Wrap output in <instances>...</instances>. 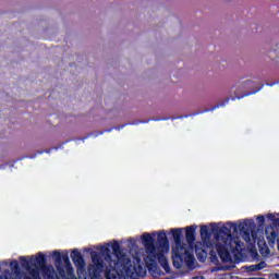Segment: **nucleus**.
Masks as SVG:
<instances>
[{
    "label": "nucleus",
    "mask_w": 279,
    "mask_h": 279,
    "mask_svg": "<svg viewBox=\"0 0 279 279\" xmlns=\"http://www.w3.org/2000/svg\"><path fill=\"white\" fill-rule=\"evenodd\" d=\"M171 232L174 240V245L172 246L174 267L178 269L182 267L179 260H181V263H185L187 267H193V263H195L193 248L186 247V245L182 243V229H172Z\"/></svg>",
    "instance_id": "39448f33"
},
{
    "label": "nucleus",
    "mask_w": 279,
    "mask_h": 279,
    "mask_svg": "<svg viewBox=\"0 0 279 279\" xmlns=\"http://www.w3.org/2000/svg\"><path fill=\"white\" fill-rule=\"evenodd\" d=\"M260 234H263L262 231H252L251 235L250 232L244 231L242 236L246 243H248V241H258L259 247H265V240H260Z\"/></svg>",
    "instance_id": "423d86ee"
},
{
    "label": "nucleus",
    "mask_w": 279,
    "mask_h": 279,
    "mask_svg": "<svg viewBox=\"0 0 279 279\" xmlns=\"http://www.w3.org/2000/svg\"><path fill=\"white\" fill-rule=\"evenodd\" d=\"M53 256H54L56 258H60V253H59L58 251H54V252H53Z\"/></svg>",
    "instance_id": "2eb2a0df"
},
{
    "label": "nucleus",
    "mask_w": 279,
    "mask_h": 279,
    "mask_svg": "<svg viewBox=\"0 0 279 279\" xmlns=\"http://www.w3.org/2000/svg\"><path fill=\"white\" fill-rule=\"evenodd\" d=\"M275 278L279 279V272L275 274Z\"/></svg>",
    "instance_id": "dca6fc26"
},
{
    "label": "nucleus",
    "mask_w": 279,
    "mask_h": 279,
    "mask_svg": "<svg viewBox=\"0 0 279 279\" xmlns=\"http://www.w3.org/2000/svg\"><path fill=\"white\" fill-rule=\"evenodd\" d=\"M265 267H267V264L262 262L259 264L248 266V271H260V269H265Z\"/></svg>",
    "instance_id": "9b49d317"
},
{
    "label": "nucleus",
    "mask_w": 279,
    "mask_h": 279,
    "mask_svg": "<svg viewBox=\"0 0 279 279\" xmlns=\"http://www.w3.org/2000/svg\"><path fill=\"white\" fill-rule=\"evenodd\" d=\"M232 230H236V226L222 227L216 236L215 247L223 263H232V254H236L241 247L239 238H232Z\"/></svg>",
    "instance_id": "7ed1b4c3"
},
{
    "label": "nucleus",
    "mask_w": 279,
    "mask_h": 279,
    "mask_svg": "<svg viewBox=\"0 0 279 279\" xmlns=\"http://www.w3.org/2000/svg\"><path fill=\"white\" fill-rule=\"evenodd\" d=\"M71 256L72 260L77 267L78 276H84V258H82V254H80L77 251H74Z\"/></svg>",
    "instance_id": "0eeeda50"
},
{
    "label": "nucleus",
    "mask_w": 279,
    "mask_h": 279,
    "mask_svg": "<svg viewBox=\"0 0 279 279\" xmlns=\"http://www.w3.org/2000/svg\"><path fill=\"white\" fill-rule=\"evenodd\" d=\"M143 244L146 250V256L144 257V262L146 263V267L153 276H160V270H158V266H156V258L161 265L162 269L166 272H169V263L167 262V257L165 255L169 252V241L167 240V234L165 232L158 233V243L159 246L154 245V235L151 233H144L142 235Z\"/></svg>",
    "instance_id": "f03ea898"
},
{
    "label": "nucleus",
    "mask_w": 279,
    "mask_h": 279,
    "mask_svg": "<svg viewBox=\"0 0 279 279\" xmlns=\"http://www.w3.org/2000/svg\"><path fill=\"white\" fill-rule=\"evenodd\" d=\"M262 254L264 256H269V250L267 247H262Z\"/></svg>",
    "instance_id": "f8f14e48"
},
{
    "label": "nucleus",
    "mask_w": 279,
    "mask_h": 279,
    "mask_svg": "<svg viewBox=\"0 0 279 279\" xmlns=\"http://www.w3.org/2000/svg\"><path fill=\"white\" fill-rule=\"evenodd\" d=\"M92 264L88 267L89 276L84 279H102L105 271L107 279L143 278L145 265L141 264L138 256L125 255L117 242L100 247V254L92 252Z\"/></svg>",
    "instance_id": "f257e3e1"
},
{
    "label": "nucleus",
    "mask_w": 279,
    "mask_h": 279,
    "mask_svg": "<svg viewBox=\"0 0 279 279\" xmlns=\"http://www.w3.org/2000/svg\"><path fill=\"white\" fill-rule=\"evenodd\" d=\"M206 232H208V229L206 227H202L201 228V234L202 236H204V234H206Z\"/></svg>",
    "instance_id": "ddd939ff"
},
{
    "label": "nucleus",
    "mask_w": 279,
    "mask_h": 279,
    "mask_svg": "<svg viewBox=\"0 0 279 279\" xmlns=\"http://www.w3.org/2000/svg\"><path fill=\"white\" fill-rule=\"evenodd\" d=\"M10 265H11V269H13L15 274H13L10 278L5 276V277H0V279H21L19 274H16V271H19V262H12Z\"/></svg>",
    "instance_id": "9d476101"
},
{
    "label": "nucleus",
    "mask_w": 279,
    "mask_h": 279,
    "mask_svg": "<svg viewBox=\"0 0 279 279\" xmlns=\"http://www.w3.org/2000/svg\"><path fill=\"white\" fill-rule=\"evenodd\" d=\"M257 220H258L260 223H263V221H265V217L258 216V217H257Z\"/></svg>",
    "instance_id": "4468645a"
},
{
    "label": "nucleus",
    "mask_w": 279,
    "mask_h": 279,
    "mask_svg": "<svg viewBox=\"0 0 279 279\" xmlns=\"http://www.w3.org/2000/svg\"><path fill=\"white\" fill-rule=\"evenodd\" d=\"M21 264L27 271L25 279H60L52 266H45V256L43 254L29 258L22 257Z\"/></svg>",
    "instance_id": "20e7f679"
},
{
    "label": "nucleus",
    "mask_w": 279,
    "mask_h": 279,
    "mask_svg": "<svg viewBox=\"0 0 279 279\" xmlns=\"http://www.w3.org/2000/svg\"><path fill=\"white\" fill-rule=\"evenodd\" d=\"M58 271L61 278H71L73 276V268L69 262H65V269L58 267Z\"/></svg>",
    "instance_id": "6e6552de"
},
{
    "label": "nucleus",
    "mask_w": 279,
    "mask_h": 279,
    "mask_svg": "<svg viewBox=\"0 0 279 279\" xmlns=\"http://www.w3.org/2000/svg\"><path fill=\"white\" fill-rule=\"evenodd\" d=\"M185 236H186V241L189 243V245H191V243H193V241H195V229L193 227H187L185 229Z\"/></svg>",
    "instance_id": "1a4fd4ad"
}]
</instances>
